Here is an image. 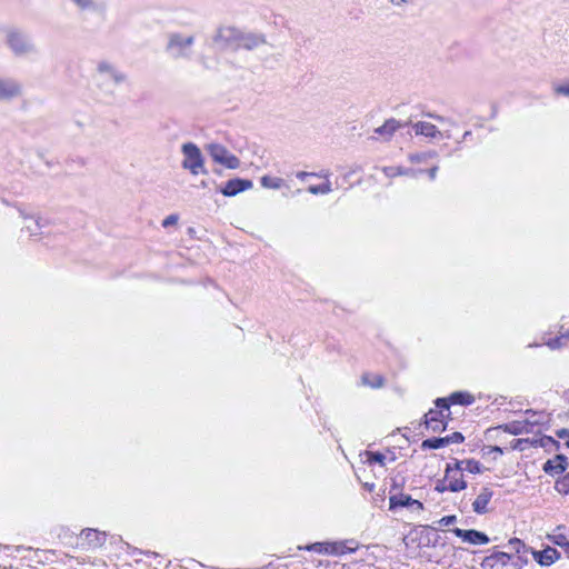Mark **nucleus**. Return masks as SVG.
<instances>
[{
    "label": "nucleus",
    "mask_w": 569,
    "mask_h": 569,
    "mask_svg": "<svg viewBox=\"0 0 569 569\" xmlns=\"http://www.w3.org/2000/svg\"><path fill=\"white\" fill-rule=\"evenodd\" d=\"M4 42L14 57L26 58L38 54V48L31 36L18 28L4 30Z\"/></svg>",
    "instance_id": "obj_1"
},
{
    "label": "nucleus",
    "mask_w": 569,
    "mask_h": 569,
    "mask_svg": "<svg viewBox=\"0 0 569 569\" xmlns=\"http://www.w3.org/2000/svg\"><path fill=\"white\" fill-rule=\"evenodd\" d=\"M98 86L107 94L113 96L112 86H119L127 81V74L108 61H100L97 66Z\"/></svg>",
    "instance_id": "obj_2"
},
{
    "label": "nucleus",
    "mask_w": 569,
    "mask_h": 569,
    "mask_svg": "<svg viewBox=\"0 0 569 569\" xmlns=\"http://www.w3.org/2000/svg\"><path fill=\"white\" fill-rule=\"evenodd\" d=\"M238 28L220 26L214 33L207 39L206 44L214 52L237 51Z\"/></svg>",
    "instance_id": "obj_3"
},
{
    "label": "nucleus",
    "mask_w": 569,
    "mask_h": 569,
    "mask_svg": "<svg viewBox=\"0 0 569 569\" xmlns=\"http://www.w3.org/2000/svg\"><path fill=\"white\" fill-rule=\"evenodd\" d=\"M194 36H184L180 32H171L166 46L167 53L173 59H190L191 48L194 44Z\"/></svg>",
    "instance_id": "obj_4"
},
{
    "label": "nucleus",
    "mask_w": 569,
    "mask_h": 569,
    "mask_svg": "<svg viewBox=\"0 0 569 569\" xmlns=\"http://www.w3.org/2000/svg\"><path fill=\"white\" fill-rule=\"evenodd\" d=\"M181 152L183 160L181 167L188 170L191 174L197 176L199 173L208 174V170L204 167V159L200 148L193 142H186L181 146Z\"/></svg>",
    "instance_id": "obj_5"
},
{
    "label": "nucleus",
    "mask_w": 569,
    "mask_h": 569,
    "mask_svg": "<svg viewBox=\"0 0 569 569\" xmlns=\"http://www.w3.org/2000/svg\"><path fill=\"white\" fill-rule=\"evenodd\" d=\"M206 151L213 162L221 164L227 169L236 170L241 164L240 159L231 153L223 144L208 143L206 146Z\"/></svg>",
    "instance_id": "obj_6"
},
{
    "label": "nucleus",
    "mask_w": 569,
    "mask_h": 569,
    "mask_svg": "<svg viewBox=\"0 0 569 569\" xmlns=\"http://www.w3.org/2000/svg\"><path fill=\"white\" fill-rule=\"evenodd\" d=\"M22 94V84L19 80L11 77L0 76V101L8 102Z\"/></svg>",
    "instance_id": "obj_7"
},
{
    "label": "nucleus",
    "mask_w": 569,
    "mask_h": 569,
    "mask_svg": "<svg viewBox=\"0 0 569 569\" xmlns=\"http://www.w3.org/2000/svg\"><path fill=\"white\" fill-rule=\"evenodd\" d=\"M398 508H408L416 512H421L425 509V506L421 501L411 498V496L396 492L389 497V510L395 511Z\"/></svg>",
    "instance_id": "obj_8"
},
{
    "label": "nucleus",
    "mask_w": 569,
    "mask_h": 569,
    "mask_svg": "<svg viewBox=\"0 0 569 569\" xmlns=\"http://www.w3.org/2000/svg\"><path fill=\"white\" fill-rule=\"evenodd\" d=\"M465 441V437L461 432L456 431L449 436L446 437H432L425 439L421 442V449H440L446 446H449L450 443H461Z\"/></svg>",
    "instance_id": "obj_9"
},
{
    "label": "nucleus",
    "mask_w": 569,
    "mask_h": 569,
    "mask_svg": "<svg viewBox=\"0 0 569 569\" xmlns=\"http://www.w3.org/2000/svg\"><path fill=\"white\" fill-rule=\"evenodd\" d=\"M252 187L253 183L249 179L233 178L228 180L222 187H220L219 191L224 197H234L240 192L251 189Z\"/></svg>",
    "instance_id": "obj_10"
},
{
    "label": "nucleus",
    "mask_w": 569,
    "mask_h": 569,
    "mask_svg": "<svg viewBox=\"0 0 569 569\" xmlns=\"http://www.w3.org/2000/svg\"><path fill=\"white\" fill-rule=\"evenodd\" d=\"M451 532L462 539V541L478 546V545H487L490 539L489 537L482 532L478 531L476 529H460V528H453L451 529Z\"/></svg>",
    "instance_id": "obj_11"
},
{
    "label": "nucleus",
    "mask_w": 569,
    "mask_h": 569,
    "mask_svg": "<svg viewBox=\"0 0 569 569\" xmlns=\"http://www.w3.org/2000/svg\"><path fill=\"white\" fill-rule=\"evenodd\" d=\"M263 43H266V38L263 34L243 32L238 29L237 51L239 49L253 50Z\"/></svg>",
    "instance_id": "obj_12"
},
{
    "label": "nucleus",
    "mask_w": 569,
    "mask_h": 569,
    "mask_svg": "<svg viewBox=\"0 0 569 569\" xmlns=\"http://www.w3.org/2000/svg\"><path fill=\"white\" fill-rule=\"evenodd\" d=\"M569 467L568 458L562 453H557L552 459H548L543 466L542 470L550 477H556L566 472Z\"/></svg>",
    "instance_id": "obj_13"
},
{
    "label": "nucleus",
    "mask_w": 569,
    "mask_h": 569,
    "mask_svg": "<svg viewBox=\"0 0 569 569\" xmlns=\"http://www.w3.org/2000/svg\"><path fill=\"white\" fill-rule=\"evenodd\" d=\"M511 561V555L503 551H495L487 556L482 562V569H508Z\"/></svg>",
    "instance_id": "obj_14"
},
{
    "label": "nucleus",
    "mask_w": 569,
    "mask_h": 569,
    "mask_svg": "<svg viewBox=\"0 0 569 569\" xmlns=\"http://www.w3.org/2000/svg\"><path fill=\"white\" fill-rule=\"evenodd\" d=\"M445 413L442 410L430 409L423 416V425L431 429L433 432H442L447 429L448 422L445 421Z\"/></svg>",
    "instance_id": "obj_15"
},
{
    "label": "nucleus",
    "mask_w": 569,
    "mask_h": 569,
    "mask_svg": "<svg viewBox=\"0 0 569 569\" xmlns=\"http://www.w3.org/2000/svg\"><path fill=\"white\" fill-rule=\"evenodd\" d=\"M539 423V420L511 421L500 426V428L507 433L518 436L532 432V428Z\"/></svg>",
    "instance_id": "obj_16"
},
{
    "label": "nucleus",
    "mask_w": 569,
    "mask_h": 569,
    "mask_svg": "<svg viewBox=\"0 0 569 569\" xmlns=\"http://www.w3.org/2000/svg\"><path fill=\"white\" fill-rule=\"evenodd\" d=\"M533 559L543 567H549L560 558V552L552 548L547 547L543 550H531Z\"/></svg>",
    "instance_id": "obj_17"
},
{
    "label": "nucleus",
    "mask_w": 569,
    "mask_h": 569,
    "mask_svg": "<svg viewBox=\"0 0 569 569\" xmlns=\"http://www.w3.org/2000/svg\"><path fill=\"white\" fill-rule=\"evenodd\" d=\"M445 477L448 481V488L451 492H459L467 488V482L463 480L462 475H456L451 463H447Z\"/></svg>",
    "instance_id": "obj_18"
},
{
    "label": "nucleus",
    "mask_w": 569,
    "mask_h": 569,
    "mask_svg": "<svg viewBox=\"0 0 569 569\" xmlns=\"http://www.w3.org/2000/svg\"><path fill=\"white\" fill-rule=\"evenodd\" d=\"M72 2L82 11L104 16L107 12V2L104 0H72Z\"/></svg>",
    "instance_id": "obj_19"
},
{
    "label": "nucleus",
    "mask_w": 569,
    "mask_h": 569,
    "mask_svg": "<svg viewBox=\"0 0 569 569\" xmlns=\"http://www.w3.org/2000/svg\"><path fill=\"white\" fill-rule=\"evenodd\" d=\"M492 495H493L492 490H490L488 487L482 488L479 496L472 502L473 511L478 515L487 513L488 512V503L490 502Z\"/></svg>",
    "instance_id": "obj_20"
},
{
    "label": "nucleus",
    "mask_w": 569,
    "mask_h": 569,
    "mask_svg": "<svg viewBox=\"0 0 569 569\" xmlns=\"http://www.w3.org/2000/svg\"><path fill=\"white\" fill-rule=\"evenodd\" d=\"M405 124L398 121L395 118H390L386 120V122L375 129V133L382 136L386 140H389L393 133L399 129L402 128Z\"/></svg>",
    "instance_id": "obj_21"
},
{
    "label": "nucleus",
    "mask_w": 569,
    "mask_h": 569,
    "mask_svg": "<svg viewBox=\"0 0 569 569\" xmlns=\"http://www.w3.org/2000/svg\"><path fill=\"white\" fill-rule=\"evenodd\" d=\"M82 538L88 542V545L92 548L101 547L107 539L104 532H100L96 529H84L81 532Z\"/></svg>",
    "instance_id": "obj_22"
},
{
    "label": "nucleus",
    "mask_w": 569,
    "mask_h": 569,
    "mask_svg": "<svg viewBox=\"0 0 569 569\" xmlns=\"http://www.w3.org/2000/svg\"><path fill=\"white\" fill-rule=\"evenodd\" d=\"M565 527L558 526L552 533L548 535V539L559 547H561L567 555H569V537L563 532Z\"/></svg>",
    "instance_id": "obj_23"
},
{
    "label": "nucleus",
    "mask_w": 569,
    "mask_h": 569,
    "mask_svg": "<svg viewBox=\"0 0 569 569\" xmlns=\"http://www.w3.org/2000/svg\"><path fill=\"white\" fill-rule=\"evenodd\" d=\"M413 129L416 134H421L428 138H436L440 134L438 128L430 122L419 121L413 124Z\"/></svg>",
    "instance_id": "obj_24"
},
{
    "label": "nucleus",
    "mask_w": 569,
    "mask_h": 569,
    "mask_svg": "<svg viewBox=\"0 0 569 569\" xmlns=\"http://www.w3.org/2000/svg\"><path fill=\"white\" fill-rule=\"evenodd\" d=\"M473 401L475 397L466 391H456L450 395V402L452 405L469 406Z\"/></svg>",
    "instance_id": "obj_25"
},
{
    "label": "nucleus",
    "mask_w": 569,
    "mask_h": 569,
    "mask_svg": "<svg viewBox=\"0 0 569 569\" xmlns=\"http://www.w3.org/2000/svg\"><path fill=\"white\" fill-rule=\"evenodd\" d=\"M383 172L388 177H396V176H402V174L416 177L417 173H422V170L417 171L413 169H403L401 167H386L383 169Z\"/></svg>",
    "instance_id": "obj_26"
},
{
    "label": "nucleus",
    "mask_w": 569,
    "mask_h": 569,
    "mask_svg": "<svg viewBox=\"0 0 569 569\" xmlns=\"http://www.w3.org/2000/svg\"><path fill=\"white\" fill-rule=\"evenodd\" d=\"M361 381L365 386H369L371 388H381L385 385V378L380 375L363 373Z\"/></svg>",
    "instance_id": "obj_27"
},
{
    "label": "nucleus",
    "mask_w": 569,
    "mask_h": 569,
    "mask_svg": "<svg viewBox=\"0 0 569 569\" xmlns=\"http://www.w3.org/2000/svg\"><path fill=\"white\" fill-rule=\"evenodd\" d=\"M261 186L268 189H279L281 188L283 180L278 177H269L263 176L260 180Z\"/></svg>",
    "instance_id": "obj_28"
},
{
    "label": "nucleus",
    "mask_w": 569,
    "mask_h": 569,
    "mask_svg": "<svg viewBox=\"0 0 569 569\" xmlns=\"http://www.w3.org/2000/svg\"><path fill=\"white\" fill-rule=\"evenodd\" d=\"M555 489L561 495H569V472L557 479Z\"/></svg>",
    "instance_id": "obj_29"
},
{
    "label": "nucleus",
    "mask_w": 569,
    "mask_h": 569,
    "mask_svg": "<svg viewBox=\"0 0 569 569\" xmlns=\"http://www.w3.org/2000/svg\"><path fill=\"white\" fill-rule=\"evenodd\" d=\"M508 546L518 555H520L521 552L526 553L528 551L531 552V548L527 547L526 543L518 539V538H512L508 541Z\"/></svg>",
    "instance_id": "obj_30"
},
{
    "label": "nucleus",
    "mask_w": 569,
    "mask_h": 569,
    "mask_svg": "<svg viewBox=\"0 0 569 569\" xmlns=\"http://www.w3.org/2000/svg\"><path fill=\"white\" fill-rule=\"evenodd\" d=\"M308 191L312 194H328L332 191L331 182L327 180L318 186H309Z\"/></svg>",
    "instance_id": "obj_31"
},
{
    "label": "nucleus",
    "mask_w": 569,
    "mask_h": 569,
    "mask_svg": "<svg viewBox=\"0 0 569 569\" xmlns=\"http://www.w3.org/2000/svg\"><path fill=\"white\" fill-rule=\"evenodd\" d=\"M437 156V152L435 151H428V152H418V153H410L408 156L410 162L412 163H419V162H426L430 158H435Z\"/></svg>",
    "instance_id": "obj_32"
},
{
    "label": "nucleus",
    "mask_w": 569,
    "mask_h": 569,
    "mask_svg": "<svg viewBox=\"0 0 569 569\" xmlns=\"http://www.w3.org/2000/svg\"><path fill=\"white\" fill-rule=\"evenodd\" d=\"M435 405L438 408L437 410H442V412L447 411L448 413H447L446 417L449 418V416H450V406L452 405L450 402V397L449 398H437L435 400Z\"/></svg>",
    "instance_id": "obj_33"
},
{
    "label": "nucleus",
    "mask_w": 569,
    "mask_h": 569,
    "mask_svg": "<svg viewBox=\"0 0 569 569\" xmlns=\"http://www.w3.org/2000/svg\"><path fill=\"white\" fill-rule=\"evenodd\" d=\"M368 461L370 463H379L385 466L386 456L379 451H367Z\"/></svg>",
    "instance_id": "obj_34"
},
{
    "label": "nucleus",
    "mask_w": 569,
    "mask_h": 569,
    "mask_svg": "<svg viewBox=\"0 0 569 569\" xmlns=\"http://www.w3.org/2000/svg\"><path fill=\"white\" fill-rule=\"evenodd\" d=\"M465 470L471 472V473H481L482 472V466L479 461L475 459H467L465 465Z\"/></svg>",
    "instance_id": "obj_35"
},
{
    "label": "nucleus",
    "mask_w": 569,
    "mask_h": 569,
    "mask_svg": "<svg viewBox=\"0 0 569 569\" xmlns=\"http://www.w3.org/2000/svg\"><path fill=\"white\" fill-rule=\"evenodd\" d=\"M43 227V224L41 223V219L40 218H37V219H32L31 223L26 226V230L29 232V234L32 237V236H37L41 228Z\"/></svg>",
    "instance_id": "obj_36"
},
{
    "label": "nucleus",
    "mask_w": 569,
    "mask_h": 569,
    "mask_svg": "<svg viewBox=\"0 0 569 569\" xmlns=\"http://www.w3.org/2000/svg\"><path fill=\"white\" fill-rule=\"evenodd\" d=\"M457 521V517L455 515L445 516L438 520V525L442 527L450 526Z\"/></svg>",
    "instance_id": "obj_37"
},
{
    "label": "nucleus",
    "mask_w": 569,
    "mask_h": 569,
    "mask_svg": "<svg viewBox=\"0 0 569 569\" xmlns=\"http://www.w3.org/2000/svg\"><path fill=\"white\" fill-rule=\"evenodd\" d=\"M525 563H527V559L522 558L521 556H518L516 560H513L511 558V561L509 563V568H511V569H521Z\"/></svg>",
    "instance_id": "obj_38"
},
{
    "label": "nucleus",
    "mask_w": 569,
    "mask_h": 569,
    "mask_svg": "<svg viewBox=\"0 0 569 569\" xmlns=\"http://www.w3.org/2000/svg\"><path fill=\"white\" fill-rule=\"evenodd\" d=\"M435 490L439 493H443L445 491L449 490L446 477L436 482Z\"/></svg>",
    "instance_id": "obj_39"
},
{
    "label": "nucleus",
    "mask_w": 569,
    "mask_h": 569,
    "mask_svg": "<svg viewBox=\"0 0 569 569\" xmlns=\"http://www.w3.org/2000/svg\"><path fill=\"white\" fill-rule=\"evenodd\" d=\"M178 222L177 214H170L162 221V227L167 228L169 226H173Z\"/></svg>",
    "instance_id": "obj_40"
},
{
    "label": "nucleus",
    "mask_w": 569,
    "mask_h": 569,
    "mask_svg": "<svg viewBox=\"0 0 569 569\" xmlns=\"http://www.w3.org/2000/svg\"><path fill=\"white\" fill-rule=\"evenodd\" d=\"M557 437L560 439H566V447L569 448V429H560L557 431Z\"/></svg>",
    "instance_id": "obj_41"
},
{
    "label": "nucleus",
    "mask_w": 569,
    "mask_h": 569,
    "mask_svg": "<svg viewBox=\"0 0 569 569\" xmlns=\"http://www.w3.org/2000/svg\"><path fill=\"white\" fill-rule=\"evenodd\" d=\"M466 465V460H456L452 468H453V472L456 475H459L461 473L462 470H465V466Z\"/></svg>",
    "instance_id": "obj_42"
},
{
    "label": "nucleus",
    "mask_w": 569,
    "mask_h": 569,
    "mask_svg": "<svg viewBox=\"0 0 569 569\" xmlns=\"http://www.w3.org/2000/svg\"><path fill=\"white\" fill-rule=\"evenodd\" d=\"M550 443H555V439L550 436H543L541 439H540V446L548 449L550 448Z\"/></svg>",
    "instance_id": "obj_43"
},
{
    "label": "nucleus",
    "mask_w": 569,
    "mask_h": 569,
    "mask_svg": "<svg viewBox=\"0 0 569 569\" xmlns=\"http://www.w3.org/2000/svg\"><path fill=\"white\" fill-rule=\"evenodd\" d=\"M556 92L558 94L568 96L569 97V82L566 84L558 86L556 88Z\"/></svg>",
    "instance_id": "obj_44"
},
{
    "label": "nucleus",
    "mask_w": 569,
    "mask_h": 569,
    "mask_svg": "<svg viewBox=\"0 0 569 569\" xmlns=\"http://www.w3.org/2000/svg\"><path fill=\"white\" fill-rule=\"evenodd\" d=\"M529 439H516L512 443V449L523 450L522 443H528Z\"/></svg>",
    "instance_id": "obj_45"
},
{
    "label": "nucleus",
    "mask_w": 569,
    "mask_h": 569,
    "mask_svg": "<svg viewBox=\"0 0 569 569\" xmlns=\"http://www.w3.org/2000/svg\"><path fill=\"white\" fill-rule=\"evenodd\" d=\"M437 172H438V166H433L432 168H430V169L427 171V173H428V176H429V178H430L431 180H435V179H436V177H437Z\"/></svg>",
    "instance_id": "obj_46"
},
{
    "label": "nucleus",
    "mask_w": 569,
    "mask_h": 569,
    "mask_svg": "<svg viewBox=\"0 0 569 569\" xmlns=\"http://www.w3.org/2000/svg\"><path fill=\"white\" fill-rule=\"evenodd\" d=\"M487 449H488V451L485 452V455H489L491 452H497L499 455H502V452H503L502 449L498 446H491V447H488Z\"/></svg>",
    "instance_id": "obj_47"
},
{
    "label": "nucleus",
    "mask_w": 569,
    "mask_h": 569,
    "mask_svg": "<svg viewBox=\"0 0 569 569\" xmlns=\"http://www.w3.org/2000/svg\"><path fill=\"white\" fill-rule=\"evenodd\" d=\"M313 176L318 177V178H325L327 181V180H329L330 172L328 170H321L320 172H317Z\"/></svg>",
    "instance_id": "obj_48"
},
{
    "label": "nucleus",
    "mask_w": 569,
    "mask_h": 569,
    "mask_svg": "<svg viewBox=\"0 0 569 569\" xmlns=\"http://www.w3.org/2000/svg\"><path fill=\"white\" fill-rule=\"evenodd\" d=\"M313 174H316V172L299 171V172H297V178L300 180H303L305 178H307L309 176H313Z\"/></svg>",
    "instance_id": "obj_49"
},
{
    "label": "nucleus",
    "mask_w": 569,
    "mask_h": 569,
    "mask_svg": "<svg viewBox=\"0 0 569 569\" xmlns=\"http://www.w3.org/2000/svg\"><path fill=\"white\" fill-rule=\"evenodd\" d=\"M321 548H322V543L317 542V543H313L310 547H308V550H313V551H319L320 552Z\"/></svg>",
    "instance_id": "obj_50"
},
{
    "label": "nucleus",
    "mask_w": 569,
    "mask_h": 569,
    "mask_svg": "<svg viewBox=\"0 0 569 569\" xmlns=\"http://www.w3.org/2000/svg\"><path fill=\"white\" fill-rule=\"evenodd\" d=\"M548 345L551 347V348H557L560 346V338H556V339H552L548 342Z\"/></svg>",
    "instance_id": "obj_51"
},
{
    "label": "nucleus",
    "mask_w": 569,
    "mask_h": 569,
    "mask_svg": "<svg viewBox=\"0 0 569 569\" xmlns=\"http://www.w3.org/2000/svg\"><path fill=\"white\" fill-rule=\"evenodd\" d=\"M400 490H401V487L396 481H393L390 492H392V491L401 492Z\"/></svg>",
    "instance_id": "obj_52"
},
{
    "label": "nucleus",
    "mask_w": 569,
    "mask_h": 569,
    "mask_svg": "<svg viewBox=\"0 0 569 569\" xmlns=\"http://www.w3.org/2000/svg\"><path fill=\"white\" fill-rule=\"evenodd\" d=\"M550 448H552L555 450H559L560 449V442L558 440H555V443H550Z\"/></svg>",
    "instance_id": "obj_53"
},
{
    "label": "nucleus",
    "mask_w": 569,
    "mask_h": 569,
    "mask_svg": "<svg viewBox=\"0 0 569 569\" xmlns=\"http://www.w3.org/2000/svg\"><path fill=\"white\" fill-rule=\"evenodd\" d=\"M563 399L569 402V389L563 392Z\"/></svg>",
    "instance_id": "obj_54"
},
{
    "label": "nucleus",
    "mask_w": 569,
    "mask_h": 569,
    "mask_svg": "<svg viewBox=\"0 0 569 569\" xmlns=\"http://www.w3.org/2000/svg\"><path fill=\"white\" fill-rule=\"evenodd\" d=\"M536 417H537V413L532 412L530 418H528L527 420H538Z\"/></svg>",
    "instance_id": "obj_55"
},
{
    "label": "nucleus",
    "mask_w": 569,
    "mask_h": 569,
    "mask_svg": "<svg viewBox=\"0 0 569 569\" xmlns=\"http://www.w3.org/2000/svg\"><path fill=\"white\" fill-rule=\"evenodd\" d=\"M213 172H214L216 174H218V176H221V174H222L221 170H219V169H214V170H213Z\"/></svg>",
    "instance_id": "obj_56"
},
{
    "label": "nucleus",
    "mask_w": 569,
    "mask_h": 569,
    "mask_svg": "<svg viewBox=\"0 0 569 569\" xmlns=\"http://www.w3.org/2000/svg\"><path fill=\"white\" fill-rule=\"evenodd\" d=\"M426 528L431 529V530H433V531H436V530H437L435 527H431V526H426Z\"/></svg>",
    "instance_id": "obj_57"
},
{
    "label": "nucleus",
    "mask_w": 569,
    "mask_h": 569,
    "mask_svg": "<svg viewBox=\"0 0 569 569\" xmlns=\"http://www.w3.org/2000/svg\"><path fill=\"white\" fill-rule=\"evenodd\" d=\"M469 134H470V132H469V131H466V133H465V138H469Z\"/></svg>",
    "instance_id": "obj_58"
},
{
    "label": "nucleus",
    "mask_w": 569,
    "mask_h": 569,
    "mask_svg": "<svg viewBox=\"0 0 569 569\" xmlns=\"http://www.w3.org/2000/svg\"><path fill=\"white\" fill-rule=\"evenodd\" d=\"M469 134H470V132H469V131H466V133H465V138H469Z\"/></svg>",
    "instance_id": "obj_59"
},
{
    "label": "nucleus",
    "mask_w": 569,
    "mask_h": 569,
    "mask_svg": "<svg viewBox=\"0 0 569 569\" xmlns=\"http://www.w3.org/2000/svg\"><path fill=\"white\" fill-rule=\"evenodd\" d=\"M201 186L202 187H207V182L206 181H201Z\"/></svg>",
    "instance_id": "obj_60"
},
{
    "label": "nucleus",
    "mask_w": 569,
    "mask_h": 569,
    "mask_svg": "<svg viewBox=\"0 0 569 569\" xmlns=\"http://www.w3.org/2000/svg\"><path fill=\"white\" fill-rule=\"evenodd\" d=\"M431 117L433 118V116H431ZM435 119L440 120L441 118H440V116H437V117H435Z\"/></svg>",
    "instance_id": "obj_61"
}]
</instances>
